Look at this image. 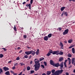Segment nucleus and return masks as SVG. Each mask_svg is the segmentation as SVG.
<instances>
[{"mask_svg": "<svg viewBox=\"0 0 75 75\" xmlns=\"http://www.w3.org/2000/svg\"><path fill=\"white\" fill-rule=\"evenodd\" d=\"M40 61H35V64L34 65L35 67V71H37L39 70L40 67V63H39Z\"/></svg>", "mask_w": 75, "mask_h": 75, "instance_id": "obj_1", "label": "nucleus"}, {"mask_svg": "<svg viewBox=\"0 0 75 75\" xmlns=\"http://www.w3.org/2000/svg\"><path fill=\"white\" fill-rule=\"evenodd\" d=\"M63 72V70L61 69V70H58L56 71V74H57L58 75H59L60 74H62V72Z\"/></svg>", "mask_w": 75, "mask_h": 75, "instance_id": "obj_2", "label": "nucleus"}, {"mask_svg": "<svg viewBox=\"0 0 75 75\" xmlns=\"http://www.w3.org/2000/svg\"><path fill=\"white\" fill-rule=\"evenodd\" d=\"M69 30L68 29H67L65 30L64 32L63 33V35H64L66 34H67L68 33Z\"/></svg>", "mask_w": 75, "mask_h": 75, "instance_id": "obj_3", "label": "nucleus"}, {"mask_svg": "<svg viewBox=\"0 0 75 75\" xmlns=\"http://www.w3.org/2000/svg\"><path fill=\"white\" fill-rule=\"evenodd\" d=\"M59 46L61 47H60V49L62 50L64 49V47H63L64 45L62 42H60Z\"/></svg>", "mask_w": 75, "mask_h": 75, "instance_id": "obj_4", "label": "nucleus"}, {"mask_svg": "<svg viewBox=\"0 0 75 75\" xmlns=\"http://www.w3.org/2000/svg\"><path fill=\"white\" fill-rule=\"evenodd\" d=\"M59 67H60V69H62L64 67L63 62H62L60 64H59Z\"/></svg>", "mask_w": 75, "mask_h": 75, "instance_id": "obj_5", "label": "nucleus"}, {"mask_svg": "<svg viewBox=\"0 0 75 75\" xmlns=\"http://www.w3.org/2000/svg\"><path fill=\"white\" fill-rule=\"evenodd\" d=\"M58 52H59V51H53L52 54H56L57 55H58Z\"/></svg>", "mask_w": 75, "mask_h": 75, "instance_id": "obj_6", "label": "nucleus"}, {"mask_svg": "<svg viewBox=\"0 0 75 75\" xmlns=\"http://www.w3.org/2000/svg\"><path fill=\"white\" fill-rule=\"evenodd\" d=\"M59 64L58 63H57L56 64H54L53 65V67H59Z\"/></svg>", "mask_w": 75, "mask_h": 75, "instance_id": "obj_7", "label": "nucleus"}, {"mask_svg": "<svg viewBox=\"0 0 75 75\" xmlns=\"http://www.w3.org/2000/svg\"><path fill=\"white\" fill-rule=\"evenodd\" d=\"M3 69H4L5 71L9 70V68L6 67H4L3 68Z\"/></svg>", "mask_w": 75, "mask_h": 75, "instance_id": "obj_8", "label": "nucleus"}, {"mask_svg": "<svg viewBox=\"0 0 75 75\" xmlns=\"http://www.w3.org/2000/svg\"><path fill=\"white\" fill-rule=\"evenodd\" d=\"M25 53L27 55H28L29 54H31V51H26L25 52Z\"/></svg>", "mask_w": 75, "mask_h": 75, "instance_id": "obj_9", "label": "nucleus"}, {"mask_svg": "<svg viewBox=\"0 0 75 75\" xmlns=\"http://www.w3.org/2000/svg\"><path fill=\"white\" fill-rule=\"evenodd\" d=\"M31 52V54H32V55H33V56H34L35 55V52L33 51V50H31L30 51Z\"/></svg>", "mask_w": 75, "mask_h": 75, "instance_id": "obj_10", "label": "nucleus"}, {"mask_svg": "<svg viewBox=\"0 0 75 75\" xmlns=\"http://www.w3.org/2000/svg\"><path fill=\"white\" fill-rule=\"evenodd\" d=\"M50 64H51L52 65H53L54 64V62L53 61V60H50Z\"/></svg>", "mask_w": 75, "mask_h": 75, "instance_id": "obj_11", "label": "nucleus"}, {"mask_svg": "<svg viewBox=\"0 0 75 75\" xmlns=\"http://www.w3.org/2000/svg\"><path fill=\"white\" fill-rule=\"evenodd\" d=\"M44 39L45 41H47L48 40V37L47 36H45L44 37Z\"/></svg>", "mask_w": 75, "mask_h": 75, "instance_id": "obj_12", "label": "nucleus"}, {"mask_svg": "<svg viewBox=\"0 0 75 75\" xmlns=\"http://www.w3.org/2000/svg\"><path fill=\"white\" fill-rule=\"evenodd\" d=\"M64 54V52L62 51H60V52H58V54H59L60 55H62Z\"/></svg>", "mask_w": 75, "mask_h": 75, "instance_id": "obj_13", "label": "nucleus"}, {"mask_svg": "<svg viewBox=\"0 0 75 75\" xmlns=\"http://www.w3.org/2000/svg\"><path fill=\"white\" fill-rule=\"evenodd\" d=\"M75 60V58H72V59H71V61H72L71 63H72V64H74Z\"/></svg>", "mask_w": 75, "mask_h": 75, "instance_id": "obj_14", "label": "nucleus"}, {"mask_svg": "<svg viewBox=\"0 0 75 75\" xmlns=\"http://www.w3.org/2000/svg\"><path fill=\"white\" fill-rule=\"evenodd\" d=\"M64 60V58L62 57H60L59 59V61L60 62H62V61Z\"/></svg>", "mask_w": 75, "mask_h": 75, "instance_id": "obj_15", "label": "nucleus"}, {"mask_svg": "<svg viewBox=\"0 0 75 75\" xmlns=\"http://www.w3.org/2000/svg\"><path fill=\"white\" fill-rule=\"evenodd\" d=\"M73 41V40L72 39H70L68 40V42L69 43H71Z\"/></svg>", "mask_w": 75, "mask_h": 75, "instance_id": "obj_16", "label": "nucleus"}, {"mask_svg": "<svg viewBox=\"0 0 75 75\" xmlns=\"http://www.w3.org/2000/svg\"><path fill=\"white\" fill-rule=\"evenodd\" d=\"M5 74L6 75H10V72L9 71H6L5 73Z\"/></svg>", "mask_w": 75, "mask_h": 75, "instance_id": "obj_17", "label": "nucleus"}, {"mask_svg": "<svg viewBox=\"0 0 75 75\" xmlns=\"http://www.w3.org/2000/svg\"><path fill=\"white\" fill-rule=\"evenodd\" d=\"M66 8L65 7H62L61 9H60V10L62 11H63Z\"/></svg>", "mask_w": 75, "mask_h": 75, "instance_id": "obj_18", "label": "nucleus"}, {"mask_svg": "<svg viewBox=\"0 0 75 75\" xmlns=\"http://www.w3.org/2000/svg\"><path fill=\"white\" fill-rule=\"evenodd\" d=\"M28 6L29 7V8L30 9V10H31V4H29L28 5Z\"/></svg>", "mask_w": 75, "mask_h": 75, "instance_id": "obj_19", "label": "nucleus"}, {"mask_svg": "<svg viewBox=\"0 0 75 75\" xmlns=\"http://www.w3.org/2000/svg\"><path fill=\"white\" fill-rule=\"evenodd\" d=\"M71 51H72V52L73 54L75 53V49L74 48H72Z\"/></svg>", "mask_w": 75, "mask_h": 75, "instance_id": "obj_20", "label": "nucleus"}, {"mask_svg": "<svg viewBox=\"0 0 75 75\" xmlns=\"http://www.w3.org/2000/svg\"><path fill=\"white\" fill-rule=\"evenodd\" d=\"M51 74V71H47V75H49Z\"/></svg>", "mask_w": 75, "mask_h": 75, "instance_id": "obj_21", "label": "nucleus"}, {"mask_svg": "<svg viewBox=\"0 0 75 75\" xmlns=\"http://www.w3.org/2000/svg\"><path fill=\"white\" fill-rule=\"evenodd\" d=\"M29 1V0H27V1ZM33 0H30V4H33Z\"/></svg>", "mask_w": 75, "mask_h": 75, "instance_id": "obj_22", "label": "nucleus"}, {"mask_svg": "<svg viewBox=\"0 0 75 75\" xmlns=\"http://www.w3.org/2000/svg\"><path fill=\"white\" fill-rule=\"evenodd\" d=\"M19 64H21L20 66H22L23 65H25V64H24L23 62H21L20 63H19Z\"/></svg>", "mask_w": 75, "mask_h": 75, "instance_id": "obj_23", "label": "nucleus"}, {"mask_svg": "<svg viewBox=\"0 0 75 75\" xmlns=\"http://www.w3.org/2000/svg\"><path fill=\"white\" fill-rule=\"evenodd\" d=\"M3 70L1 68H0V74H1V73H3Z\"/></svg>", "mask_w": 75, "mask_h": 75, "instance_id": "obj_24", "label": "nucleus"}, {"mask_svg": "<svg viewBox=\"0 0 75 75\" xmlns=\"http://www.w3.org/2000/svg\"><path fill=\"white\" fill-rule=\"evenodd\" d=\"M52 34L50 33L48 35V37L49 38H50L52 37Z\"/></svg>", "mask_w": 75, "mask_h": 75, "instance_id": "obj_25", "label": "nucleus"}, {"mask_svg": "<svg viewBox=\"0 0 75 75\" xmlns=\"http://www.w3.org/2000/svg\"><path fill=\"white\" fill-rule=\"evenodd\" d=\"M13 29H14V30H15L16 31H17V29H16V28L15 25H14Z\"/></svg>", "mask_w": 75, "mask_h": 75, "instance_id": "obj_26", "label": "nucleus"}, {"mask_svg": "<svg viewBox=\"0 0 75 75\" xmlns=\"http://www.w3.org/2000/svg\"><path fill=\"white\" fill-rule=\"evenodd\" d=\"M64 14L66 16H67L68 15V13L67 12H64Z\"/></svg>", "mask_w": 75, "mask_h": 75, "instance_id": "obj_27", "label": "nucleus"}, {"mask_svg": "<svg viewBox=\"0 0 75 75\" xmlns=\"http://www.w3.org/2000/svg\"><path fill=\"white\" fill-rule=\"evenodd\" d=\"M24 57L25 58H28V55H26L24 56Z\"/></svg>", "mask_w": 75, "mask_h": 75, "instance_id": "obj_28", "label": "nucleus"}, {"mask_svg": "<svg viewBox=\"0 0 75 75\" xmlns=\"http://www.w3.org/2000/svg\"><path fill=\"white\" fill-rule=\"evenodd\" d=\"M30 67H27V70L28 71L30 70Z\"/></svg>", "mask_w": 75, "mask_h": 75, "instance_id": "obj_29", "label": "nucleus"}, {"mask_svg": "<svg viewBox=\"0 0 75 75\" xmlns=\"http://www.w3.org/2000/svg\"><path fill=\"white\" fill-rule=\"evenodd\" d=\"M51 53H50V52H48L47 55H47L48 57L50 55H51Z\"/></svg>", "mask_w": 75, "mask_h": 75, "instance_id": "obj_30", "label": "nucleus"}, {"mask_svg": "<svg viewBox=\"0 0 75 75\" xmlns=\"http://www.w3.org/2000/svg\"><path fill=\"white\" fill-rule=\"evenodd\" d=\"M44 59V57H43L42 58H40V59H39V60L40 61H41L42 60H43Z\"/></svg>", "mask_w": 75, "mask_h": 75, "instance_id": "obj_31", "label": "nucleus"}, {"mask_svg": "<svg viewBox=\"0 0 75 75\" xmlns=\"http://www.w3.org/2000/svg\"><path fill=\"white\" fill-rule=\"evenodd\" d=\"M4 57V55L2 54H0V57L1 58H2V57Z\"/></svg>", "mask_w": 75, "mask_h": 75, "instance_id": "obj_32", "label": "nucleus"}, {"mask_svg": "<svg viewBox=\"0 0 75 75\" xmlns=\"http://www.w3.org/2000/svg\"><path fill=\"white\" fill-rule=\"evenodd\" d=\"M71 56H72L70 54H68V55H67V57H71Z\"/></svg>", "mask_w": 75, "mask_h": 75, "instance_id": "obj_33", "label": "nucleus"}, {"mask_svg": "<svg viewBox=\"0 0 75 75\" xmlns=\"http://www.w3.org/2000/svg\"><path fill=\"white\" fill-rule=\"evenodd\" d=\"M43 63L44 64L45 66H46L47 65V63L46 62H44Z\"/></svg>", "mask_w": 75, "mask_h": 75, "instance_id": "obj_34", "label": "nucleus"}, {"mask_svg": "<svg viewBox=\"0 0 75 75\" xmlns=\"http://www.w3.org/2000/svg\"><path fill=\"white\" fill-rule=\"evenodd\" d=\"M18 63H16V64H14V66H15V67H16V66H18Z\"/></svg>", "mask_w": 75, "mask_h": 75, "instance_id": "obj_35", "label": "nucleus"}, {"mask_svg": "<svg viewBox=\"0 0 75 75\" xmlns=\"http://www.w3.org/2000/svg\"><path fill=\"white\" fill-rule=\"evenodd\" d=\"M49 52V53H50L51 54H52L53 52V51L52 50H50Z\"/></svg>", "mask_w": 75, "mask_h": 75, "instance_id": "obj_36", "label": "nucleus"}, {"mask_svg": "<svg viewBox=\"0 0 75 75\" xmlns=\"http://www.w3.org/2000/svg\"><path fill=\"white\" fill-rule=\"evenodd\" d=\"M35 72V71L33 70L31 71H30V73L31 74H33Z\"/></svg>", "mask_w": 75, "mask_h": 75, "instance_id": "obj_37", "label": "nucleus"}, {"mask_svg": "<svg viewBox=\"0 0 75 75\" xmlns=\"http://www.w3.org/2000/svg\"><path fill=\"white\" fill-rule=\"evenodd\" d=\"M55 70L54 69H53L52 70V73H53L54 74V72H55Z\"/></svg>", "mask_w": 75, "mask_h": 75, "instance_id": "obj_38", "label": "nucleus"}, {"mask_svg": "<svg viewBox=\"0 0 75 75\" xmlns=\"http://www.w3.org/2000/svg\"><path fill=\"white\" fill-rule=\"evenodd\" d=\"M52 75H58L55 72L54 73H53L52 74Z\"/></svg>", "mask_w": 75, "mask_h": 75, "instance_id": "obj_39", "label": "nucleus"}, {"mask_svg": "<svg viewBox=\"0 0 75 75\" xmlns=\"http://www.w3.org/2000/svg\"><path fill=\"white\" fill-rule=\"evenodd\" d=\"M10 72L11 73L13 74L14 73V72L12 70L11 71H10Z\"/></svg>", "mask_w": 75, "mask_h": 75, "instance_id": "obj_40", "label": "nucleus"}, {"mask_svg": "<svg viewBox=\"0 0 75 75\" xmlns=\"http://www.w3.org/2000/svg\"><path fill=\"white\" fill-rule=\"evenodd\" d=\"M64 63V65L65 67H67V64L65 63Z\"/></svg>", "mask_w": 75, "mask_h": 75, "instance_id": "obj_41", "label": "nucleus"}, {"mask_svg": "<svg viewBox=\"0 0 75 75\" xmlns=\"http://www.w3.org/2000/svg\"><path fill=\"white\" fill-rule=\"evenodd\" d=\"M26 37H27L26 35H24V36H23V38L24 39H25L26 38Z\"/></svg>", "mask_w": 75, "mask_h": 75, "instance_id": "obj_42", "label": "nucleus"}, {"mask_svg": "<svg viewBox=\"0 0 75 75\" xmlns=\"http://www.w3.org/2000/svg\"><path fill=\"white\" fill-rule=\"evenodd\" d=\"M41 67H42L43 68H45V66H44V65H41Z\"/></svg>", "mask_w": 75, "mask_h": 75, "instance_id": "obj_43", "label": "nucleus"}, {"mask_svg": "<svg viewBox=\"0 0 75 75\" xmlns=\"http://www.w3.org/2000/svg\"><path fill=\"white\" fill-rule=\"evenodd\" d=\"M70 2H71V1H73L74 2H75V0H69Z\"/></svg>", "mask_w": 75, "mask_h": 75, "instance_id": "obj_44", "label": "nucleus"}, {"mask_svg": "<svg viewBox=\"0 0 75 75\" xmlns=\"http://www.w3.org/2000/svg\"><path fill=\"white\" fill-rule=\"evenodd\" d=\"M16 60H20V58L19 57H18L16 58Z\"/></svg>", "mask_w": 75, "mask_h": 75, "instance_id": "obj_45", "label": "nucleus"}, {"mask_svg": "<svg viewBox=\"0 0 75 75\" xmlns=\"http://www.w3.org/2000/svg\"><path fill=\"white\" fill-rule=\"evenodd\" d=\"M4 49V51H6V49H5V48H3L2 49Z\"/></svg>", "mask_w": 75, "mask_h": 75, "instance_id": "obj_46", "label": "nucleus"}, {"mask_svg": "<svg viewBox=\"0 0 75 75\" xmlns=\"http://www.w3.org/2000/svg\"><path fill=\"white\" fill-rule=\"evenodd\" d=\"M32 57V56L31 55H30L29 57V59H30Z\"/></svg>", "mask_w": 75, "mask_h": 75, "instance_id": "obj_47", "label": "nucleus"}, {"mask_svg": "<svg viewBox=\"0 0 75 75\" xmlns=\"http://www.w3.org/2000/svg\"><path fill=\"white\" fill-rule=\"evenodd\" d=\"M59 31H61L62 30V28H58Z\"/></svg>", "mask_w": 75, "mask_h": 75, "instance_id": "obj_48", "label": "nucleus"}, {"mask_svg": "<svg viewBox=\"0 0 75 75\" xmlns=\"http://www.w3.org/2000/svg\"><path fill=\"white\" fill-rule=\"evenodd\" d=\"M67 59H66L65 61V62H64V63L66 64L67 62Z\"/></svg>", "mask_w": 75, "mask_h": 75, "instance_id": "obj_49", "label": "nucleus"}, {"mask_svg": "<svg viewBox=\"0 0 75 75\" xmlns=\"http://www.w3.org/2000/svg\"><path fill=\"white\" fill-rule=\"evenodd\" d=\"M36 54L37 55H38L39 54V52H36Z\"/></svg>", "mask_w": 75, "mask_h": 75, "instance_id": "obj_50", "label": "nucleus"}, {"mask_svg": "<svg viewBox=\"0 0 75 75\" xmlns=\"http://www.w3.org/2000/svg\"><path fill=\"white\" fill-rule=\"evenodd\" d=\"M65 74H66V75H69V73L67 72H66Z\"/></svg>", "mask_w": 75, "mask_h": 75, "instance_id": "obj_51", "label": "nucleus"}, {"mask_svg": "<svg viewBox=\"0 0 75 75\" xmlns=\"http://www.w3.org/2000/svg\"><path fill=\"white\" fill-rule=\"evenodd\" d=\"M23 51L22 50H21L20 52H19V53H21Z\"/></svg>", "mask_w": 75, "mask_h": 75, "instance_id": "obj_52", "label": "nucleus"}, {"mask_svg": "<svg viewBox=\"0 0 75 75\" xmlns=\"http://www.w3.org/2000/svg\"><path fill=\"white\" fill-rule=\"evenodd\" d=\"M15 66H13V68H12V69L13 70H14L15 69Z\"/></svg>", "mask_w": 75, "mask_h": 75, "instance_id": "obj_53", "label": "nucleus"}, {"mask_svg": "<svg viewBox=\"0 0 75 75\" xmlns=\"http://www.w3.org/2000/svg\"><path fill=\"white\" fill-rule=\"evenodd\" d=\"M13 75H17V73H13Z\"/></svg>", "mask_w": 75, "mask_h": 75, "instance_id": "obj_54", "label": "nucleus"}, {"mask_svg": "<svg viewBox=\"0 0 75 75\" xmlns=\"http://www.w3.org/2000/svg\"><path fill=\"white\" fill-rule=\"evenodd\" d=\"M69 64H71V61L70 60H69Z\"/></svg>", "mask_w": 75, "mask_h": 75, "instance_id": "obj_55", "label": "nucleus"}, {"mask_svg": "<svg viewBox=\"0 0 75 75\" xmlns=\"http://www.w3.org/2000/svg\"><path fill=\"white\" fill-rule=\"evenodd\" d=\"M72 47L71 45L69 47V49H71V48H72Z\"/></svg>", "mask_w": 75, "mask_h": 75, "instance_id": "obj_56", "label": "nucleus"}, {"mask_svg": "<svg viewBox=\"0 0 75 75\" xmlns=\"http://www.w3.org/2000/svg\"><path fill=\"white\" fill-rule=\"evenodd\" d=\"M26 2H23V4L24 5L26 4Z\"/></svg>", "mask_w": 75, "mask_h": 75, "instance_id": "obj_57", "label": "nucleus"}, {"mask_svg": "<svg viewBox=\"0 0 75 75\" xmlns=\"http://www.w3.org/2000/svg\"><path fill=\"white\" fill-rule=\"evenodd\" d=\"M22 73V72H21V73L19 74L18 75H21Z\"/></svg>", "mask_w": 75, "mask_h": 75, "instance_id": "obj_58", "label": "nucleus"}, {"mask_svg": "<svg viewBox=\"0 0 75 75\" xmlns=\"http://www.w3.org/2000/svg\"><path fill=\"white\" fill-rule=\"evenodd\" d=\"M23 72H25V68H24L23 69Z\"/></svg>", "mask_w": 75, "mask_h": 75, "instance_id": "obj_59", "label": "nucleus"}, {"mask_svg": "<svg viewBox=\"0 0 75 75\" xmlns=\"http://www.w3.org/2000/svg\"><path fill=\"white\" fill-rule=\"evenodd\" d=\"M11 62H12V61H10L8 62V63L10 64V63H11Z\"/></svg>", "mask_w": 75, "mask_h": 75, "instance_id": "obj_60", "label": "nucleus"}, {"mask_svg": "<svg viewBox=\"0 0 75 75\" xmlns=\"http://www.w3.org/2000/svg\"><path fill=\"white\" fill-rule=\"evenodd\" d=\"M21 48L20 47H18L17 48V50H19V49H20Z\"/></svg>", "mask_w": 75, "mask_h": 75, "instance_id": "obj_61", "label": "nucleus"}, {"mask_svg": "<svg viewBox=\"0 0 75 75\" xmlns=\"http://www.w3.org/2000/svg\"><path fill=\"white\" fill-rule=\"evenodd\" d=\"M42 75H46V74H45V73H43Z\"/></svg>", "mask_w": 75, "mask_h": 75, "instance_id": "obj_62", "label": "nucleus"}, {"mask_svg": "<svg viewBox=\"0 0 75 75\" xmlns=\"http://www.w3.org/2000/svg\"><path fill=\"white\" fill-rule=\"evenodd\" d=\"M33 63V61H31L30 62V64H32Z\"/></svg>", "mask_w": 75, "mask_h": 75, "instance_id": "obj_63", "label": "nucleus"}, {"mask_svg": "<svg viewBox=\"0 0 75 75\" xmlns=\"http://www.w3.org/2000/svg\"><path fill=\"white\" fill-rule=\"evenodd\" d=\"M73 72L74 73H75V69H74V71H73Z\"/></svg>", "mask_w": 75, "mask_h": 75, "instance_id": "obj_64", "label": "nucleus"}]
</instances>
